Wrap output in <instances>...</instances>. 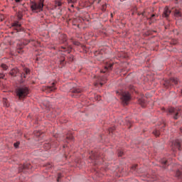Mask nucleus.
<instances>
[{
  "instance_id": "obj_27",
  "label": "nucleus",
  "mask_w": 182,
  "mask_h": 182,
  "mask_svg": "<svg viewBox=\"0 0 182 182\" xmlns=\"http://www.w3.org/2000/svg\"><path fill=\"white\" fill-rule=\"evenodd\" d=\"M175 16H181V14L180 13L179 11H175Z\"/></svg>"
},
{
  "instance_id": "obj_48",
  "label": "nucleus",
  "mask_w": 182,
  "mask_h": 182,
  "mask_svg": "<svg viewBox=\"0 0 182 182\" xmlns=\"http://www.w3.org/2000/svg\"><path fill=\"white\" fill-rule=\"evenodd\" d=\"M109 132H112V129H109Z\"/></svg>"
},
{
  "instance_id": "obj_33",
  "label": "nucleus",
  "mask_w": 182,
  "mask_h": 182,
  "mask_svg": "<svg viewBox=\"0 0 182 182\" xmlns=\"http://www.w3.org/2000/svg\"><path fill=\"white\" fill-rule=\"evenodd\" d=\"M0 21H4V15L0 14Z\"/></svg>"
},
{
  "instance_id": "obj_41",
  "label": "nucleus",
  "mask_w": 182,
  "mask_h": 182,
  "mask_svg": "<svg viewBox=\"0 0 182 182\" xmlns=\"http://www.w3.org/2000/svg\"><path fill=\"white\" fill-rule=\"evenodd\" d=\"M62 49H66V47H61Z\"/></svg>"
},
{
  "instance_id": "obj_8",
  "label": "nucleus",
  "mask_w": 182,
  "mask_h": 182,
  "mask_svg": "<svg viewBox=\"0 0 182 182\" xmlns=\"http://www.w3.org/2000/svg\"><path fill=\"white\" fill-rule=\"evenodd\" d=\"M44 90L47 93H50V92H54V90H56V87H55V82H53V86L46 87Z\"/></svg>"
},
{
  "instance_id": "obj_20",
  "label": "nucleus",
  "mask_w": 182,
  "mask_h": 182,
  "mask_svg": "<svg viewBox=\"0 0 182 182\" xmlns=\"http://www.w3.org/2000/svg\"><path fill=\"white\" fill-rule=\"evenodd\" d=\"M24 72H25V73L23 74V76L24 78H26V75H28V73L31 72V70L28 68H25Z\"/></svg>"
},
{
  "instance_id": "obj_16",
  "label": "nucleus",
  "mask_w": 182,
  "mask_h": 182,
  "mask_svg": "<svg viewBox=\"0 0 182 182\" xmlns=\"http://www.w3.org/2000/svg\"><path fill=\"white\" fill-rule=\"evenodd\" d=\"M90 159L92 160H97V154L93 151H91V155L90 156Z\"/></svg>"
},
{
  "instance_id": "obj_24",
  "label": "nucleus",
  "mask_w": 182,
  "mask_h": 182,
  "mask_svg": "<svg viewBox=\"0 0 182 182\" xmlns=\"http://www.w3.org/2000/svg\"><path fill=\"white\" fill-rule=\"evenodd\" d=\"M1 68H2V69H4V70H6L8 69V65L3 63V64H1Z\"/></svg>"
},
{
  "instance_id": "obj_47",
  "label": "nucleus",
  "mask_w": 182,
  "mask_h": 182,
  "mask_svg": "<svg viewBox=\"0 0 182 182\" xmlns=\"http://www.w3.org/2000/svg\"><path fill=\"white\" fill-rule=\"evenodd\" d=\"M181 132H182V128H181Z\"/></svg>"
},
{
  "instance_id": "obj_45",
  "label": "nucleus",
  "mask_w": 182,
  "mask_h": 182,
  "mask_svg": "<svg viewBox=\"0 0 182 182\" xmlns=\"http://www.w3.org/2000/svg\"><path fill=\"white\" fill-rule=\"evenodd\" d=\"M41 134V132L39 133V134H37V136H39Z\"/></svg>"
},
{
  "instance_id": "obj_30",
  "label": "nucleus",
  "mask_w": 182,
  "mask_h": 182,
  "mask_svg": "<svg viewBox=\"0 0 182 182\" xmlns=\"http://www.w3.org/2000/svg\"><path fill=\"white\" fill-rule=\"evenodd\" d=\"M118 156H119V157H122V156H123V152H122V151H118Z\"/></svg>"
},
{
  "instance_id": "obj_40",
  "label": "nucleus",
  "mask_w": 182,
  "mask_h": 182,
  "mask_svg": "<svg viewBox=\"0 0 182 182\" xmlns=\"http://www.w3.org/2000/svg\"><path fill=\"white\" fill-rule=\"evenodd\" d=\"M70 6H71V8H74V7H75V6L73 5V4H71Z\"/></svg>"
},
{
  "instance_id": "obj_21",
  "label": "nucleus",
  "mask_w": 182,
  "mask_h": 182,
  "mask_svg": "<svg viewBox=\"0 0 182 182\" xmlns=\"http://www.w3.org/2000/svg\"><path fill=\"white\" fill-rule=\"evenodd\" d=\"M31 164H24L23 166V170H28V168H31Z\"/></svg>"
},
{
  "instance_id": "obj_37",
  "label": "nucleus",
  "mask_w": 182,
  "mask_h": 182,
  "mask_svg": "<svg viewBox=\"0 0 182 182\" xmlns=\"http://www.w3.org/2000/svg\"><path fill=\"white\" fill-rule=\"evenodd\" d=\"M95 99H97V100H100V96L97 95V96L95 97Z\"/></svg>"
},
{
  "instance_id": "obj_3",
  "label": "nucleus",
  "mask_w": 182,
  "mask_h": 182,
  "mask_svg": "<svg viewBox=\"0 0 182 182\" xmlns=\"http://www.w3.org/2000/svg\"><path fill=\"white\" fill-rule=\"evenodd\" d=\"M117 95H119L120 99L122 102L123 105H129V102H130L132 99V96L130 95V93L127 91H121V92H117Z\"/></svg>"
},
{
  "instance_id": "obj_17",
  "label": "nucleus",
  "mask_w": 182,
  "mask_h": 182,
  "mask_svg": "<svg viewBox=\"0 0 182 182\" xmlns=\"http://www.w3.org/2000/svg\"><path fill=\"white\" fill-rule=\"evenodd\" d=\"M139 103L142 107H146V100L144 98H140L139 100Z\"/></svg>"
},
{
  "instance_id": "obj_32",
  "label": "nucleus",
  "mask_w": 182,
  "mask_h": 182,
  "mask_svg": "<svg viewBox=\"0 0 182 182\" xmlns=\"http://www.w3.org/2000/svg\"><path fill=\"white\" fill-rule=\"evenodd\" d=\"M19 146V143H14V147L18 148Z\"/></svg>"
},
{
  "instance_id": "obj_22",
  "label": "nucleus",
  "mask_w": 182,
  "mask_h": 182,
  "mask_svg": "<svg viewBox=\"0 0 182 182\" xmlns=\"http://www.w3.org/2000/svg\"><path fill=\"white\" fill-rule=\"evenodd\" d=\"M155 16L156 15L152 14L151 16L149 18V21H151V22H154L156 21V19L154 18Z\"/></svg>"
},
{
  "instance_id": "obj_12",
  "label": "nucleus",
  "mask_w": 182,
  "mask_h": 182,
  "mask_svg": "<svg viewBox=\"0 0 182 182\" xmlns=\"http://www.w3.org/2000/svg\"><path fill=\"white\" fill-rule=\"evenodd\" d=\"M170 14H171V11L168 9V7H165L164 10L163 16L164 18H167L168 16H170Z\"/></svg>"
},
{
  "instance_id": "obj_2",
  "label": "nucleus",
  "mask_w": 182,
  "mask_h": 182,
  "mask_svg": "<svg viewBox=\"0 0 182 182\" xmlns=\"http://www.w3.org/2000/svg\"><path fill=\"white\" fill-rule=\"evenodd\" d=\"M30 6L31 11L33 12H36V14L42 12V11H43V0H40L39 1H31Z\"/></svg>"
},
{
  "instance_id": "obj_1",
  "label": "nucleus",
  "mask_w": 182,
  "mask_h": 182,
  "mask_svg": "<svg viewBox=\"0 0 182 182\" xmlns=\"http://www.w3.org/2000/svg\"><path fill=\"white\" fill-rule=\"evenodd\" d=\"M15 93L19 100H22L29 95V89L27 87H19L16 89Z\"/></svg>"
},
{
  "instance_id": "obj_6",
  "label": "nucleus",
  "mask_w": 182,
  "mask_h": 182,
  "mask_svg": "<svg viewBox=\"0 0 182 182\" xmlns=\"http://www.w3.org/2000/svg\"><path fill=\"white\" fill-rule=\"evenodd\" d=\"M176 149L178 150L181 151L182 147H181V141L179 139H176L173 144H172V150L173 151H176Z\"/></svg>"
},
{
  "instance_id": "obj_10",
  "label": "nucleus",
  "mask_w": 182,
  "mask_h": 182,
  "mask_svg": "<svg viewBox=\"0 0 182 182\" xmlns=\"http://www.w3.org/2000/svg\"><path fill=\"white\" fill-rule=\"evenodd\" d=\"M72 93H74V96H75V97H80V93L82 92V90L80 88H74L73 90H71Z\"/></svg>"
},
{
  "instance_id": "obj_38",
  "label": "nucleus",
  "mask_w": 182,
  "mask_h": 182,
  "mask_svg": "<svg viewBox=\"0 0 182 182\" xmlns=\"http://www.w3.org/2000/svg\"><path fill=\"white\" fill-rule=\"evenodd\" d=\"M15 2H16L17 4H19V2H22V0H14Z\"/></svg>"
},
{
  "instance_id": "obj_46",
  "label": "nucleus",
  "mask_w": 182,
  "mask_h": 182,
  "mask_svg": "<svg viewBox=\"0 0 182 182\" xmlns=\"http://www.w3.org/2000/svg\"><path fill=\"white\" fill-rule=\"evenodd\" d=\"M95 86H97V83L95 84Z\"/></svg>"
},
{
  "instance_id": "obj_7",
  "label": "nucleus",
  "mask_w": 182,
  "mask_h": 182,
  "mask_svg": "<svg viewBox=\"0 0 182 182\" xmlns=\"http://www.w3.org/2000/svg\"><path fill=\"white\" fill-rule=\"evenodd\" d=\"M21 23H19V21H14L12 24L11 26L13 28H14V29H16V31H17V32H22V31H23V28H22L21 27Z\"/></svg>"
},
{
  "instance_id": "obj_4",
  "label": "nucleus",
  "mask_w": 182,
  "mask_h": 182,
  "mask_svg": "<svg viewBox=\"0 0 182 182\" xmlns=\"http://www.w3.org/2000/svg\"><path fill=\"white\" fill-rule=\"evenodd\" d=\"M168 113L173 116L175 120H177V119L181 116L182 111L181 108L171 107L168 109Z\"/></svg>"
},
{
  "instance_id": "obj_11",
  "label": "nucleus",
  "mask_w": 182,
  "mask_h": 182,
  "mask_svg": "<svg viewBox=\"0 0 182 182\" xmlns=\"http://www.w3.org/2000/svg\"><path fill=\"white\" fill-rule=\"evenodd\" d=\"M98 83H100V86H103L105 83H106V81L107 80V78L106 77H99L97 78Z\"/></svg>"
},
{
  "instance_id": "obj_34",
  "label": "nucleus",
  "mask_w": 182,
  "mask_h": 182,
  "mask_svg": "<svg viewBox=\"0 0 182 182\" xmlns=\"http://www.w3.org/2000/svg\"><path fill=\"white\" fill-rule=\"evenodd\" d=\"M5 75L3 73H0V79H4Z\"/></svg>"
},
{
  "instance_id": "obj_43",
  "label": "nucleus",
  "mask_w": 182,
  "mask_h": 182,
  "mask_svg": "<svg viewBox=\"0 0 182 182\" xmlns=\"http://www.w3.org/2000/svg\"><path fill=\"white\" fill-rule=\"evenodd\" d=\"M111 17L113 18V14L111 13Z\"/></svg>"
},
{
  "instance_id": "obj_9",
  "label": "nucleus",
  "mask_w": 182,
  "mask_h": 182,
  "mask_svg": "<svg viewBox=\"0 0 182 182\" xmlns=\"http://www.w3.org/2000/svg\"><path fill=\"white\" fill-rule=\"evenodd\" d=\"M112 68H113V63H107L105 66V70H101V73H106L107 70H112Z\"/></svg>"
},
{
  "instance_id": "obj_35",
  "label": "nucleus",
  "mask_w": 182,
  "mask_h": 182,
  "mask_svg": "<svg viewBox=\"0 0 182 182\" xmlns=\"http://www.w3.org/2000/svg\"><path fill=\"white\" fill-rule=\"evenodd\" d=\"M47 168H52V164H48L47 165Z\"/></svg>"
},
{
  "instance_id": "obj_18",
  "label": "nucleus",
  "mask_w": 182,
  "mask_h": 182,
  "mask_svg": "<svg viewBox=\"0 0 182 182\" xmlns=\"http://www.w3.org/2000/svg\"><path fill=\"white\" fill-rule=\"evenodd\" d=\"M153 134H154V136H156V137H159V136H160L161 134V133L160 132V130L159 129H155L153 132Z\"/></svg>"
},
{
  "instance_id": "obj_14",
  "label": "nucleus",
  "mask_w": 182,
  "mask_h": 182,
  "mask_svg": "<svg viewBox=\"0 0 182 182\" xmlns=\"http://www.w3.org/2000/svg\"><path fill=\"white\" fill-rule=\"evenodd\" d=\"M18 73H19V70L18 68H14L10 71V75L14 77L16 76Z\"/></svg>"
},
{
  "instance_id": "obj_19",
  "label": "nucleus",
  "mask_w": 182,
  "mask_h": 182,
  "mask_svg": "<svg viewBox=\"0 0 182 182\" xmlns=\"http://www.w3.org/2000/svg\"><path fill=\"white\" fill-rule=\"evenodd\" d=\"M51 146L52 145L50 143H46L43 144V149H45V150H49V149H50Z\"/></svg>"
},
{
  "instance_id": "obj_25",
  "label": "nucleus",
  "mask_w": 182,
  "mask_h": 182,
  "mask_svg": "<svg viewBox=\"0 0 182 182\" xmlns=\"http://www.w3.org/2000/svg\"><path fill=\"white\" fill-rule=\"evenodd\" d=\"M3 102H4V106H6V107H9V104H8V102H7L6 99H4Z\"/></svg>"
},
{
  "instance_id": "obj_42",
  "label": "nucleus",
  "mask_w": 182,
  "mask_h": 182,
  "mask_svg": "<svg viewBox=\"0 0 182 182\" xmlns=\"http://www.w3.org/2000/svg\"><path fill=\"white\" fill-rule=\"evenodd\" d=\"M132 168H134V170H136V166L132 167Z\"/></svg>"
},
{
  "instance_id": "obj_15",
  "label": "nucleus",
  "mask_w": 182,
  "mask_h": 182,
  "mask_svg": "<svg viewBox=\"0 0 182 182\" xmlns=\"http://www.w3.org/2000/svg\"><path fill=\"white\" fill-rule=\"evenodd\" d=\"M17 17L18 21H21L23 18V10L21 9L17 12Z\"/></svg>"
},
{
  "instance_id": "obj_13",
  "label": "nucleus",
  "mask_w": 182,
  "mask_h": 182,
  "mask_svg": "<svg viewBox=\"0 0 182 182\" xmlns=\"http://www.w3.org/2000/svg\"><path fill=\"white\" fill-rule=\"evenodd\" d=\"M161 163L162 164V167L164 168H166V167H167V166L170 165V162L168 161V160L166 159H163L161 160Z\"/></svg>"
},
{
  "instance_id": "obj_28",
  "label": "nucleus",
  "mask_w": 182,
  "mask_h": 182,
  "mask_svg": "<svg viewBox=\"0 0 182 182\" xmlns=\"http://www.w3.org/2000/svg\"><path fill=\"white\" fill-rule=\"evenodd\" d=\"M55 5H56V6H62V2L61 1H56Z\"/></svg>"
},
{
  "instance_id": "obj_23",
  "label": "nucleus",
  "mask_w": 182,
  "mask_h": 182,
  "mask_svg": "<svg viewBox=\"0 0 182 182\" xmlns=\"http://www.w3.org/2000/svg\"><path fill=\"white\" fill-rule=\"evenodd\" d=\"M68 2L69 5H70V4H76L77 2V0H68Z\"/></svg>"
},
{
  "instance_id": "obj_39",
  "label": "nucleus",
  "mask_w": 182,
  "mask_h": 182,
  "mask_svg": "<svg viewBox=\"0 0 182 182\" xmlns=\"http://www.w3.org/2000/svg\"><path fill=\"white\" fill-rule=\"evenodd\" d=\"M165 126H166V123L164 122V123L162 124V127H165Z\"/></svg>"
},
{
  "instance_id": "obj_29",
  "label": "nucleus",
  "mask_w": 182,
  "mask_h": 182,
  "mask_svg": "<svg viewBox=\"0 0 182 182\" xmlns=\"http://www.w3.org/2000/svg\"><path fill=\"white\" fill-rule=\"evenodd\" d=\"M67 139H68V140H73V136H72V135L68 136H67Z\"/></svg>"
},
{
  "instance_id": "obj_31",
  "label": "nucleus",
  "mask_w": 182,
  "mask_h": 182,
  "mask_svg": "<svg viewBox=\"0 0 182 182\" xmlns=\"http://www.w3.org/2000/svg\"><path fill=\"white\" fill-rule=\"evenodd\" d=\"M63 42H66V35H63Z\"/></svg>"
},
{
  "instance_id": "obj_44",
  "label": "nucleus",
  "mask_w": 182,
  "mask_h": 182,
  "mask_svg": "<svg viewBox=\"0 0 182 182\" xmlns=\"http://www.w3.org/2000/svg\"><path fill=\"white\" fill-rule=\"evenodd\" d=\"M17 52H18V53H21V50H18Z\"/></svg>"
},
{
  "instance_id": "obj_5",
  "label": "nucleus",
  "mask_w": 182,
  "mask_h": 182,
  "mask_svg": "<svg viewBox=\"0 0 182 182\" xmlns=\"http://www.w3.org/2000/svg\"><path fill=\"white\" fill-rule=\"evenodd\" d=\"M178 79L177 78H171V80H166L164 82V86L168 89V87H171L173 85H178Z\"/></svg>"
},
{
  "instance_id": "obj_36",
  "label": "nucleus",
  "mask_w": 182,
  "mask_h": 182,
  "mask_svg": "<svg viewBox=\"0 0 182 182\" xmlns=\"http://www.w3.org/2000/svg\"><path fill=\"white\" fill-rule=\"evenodd\" d=\"M62 177L61 174H58V177L57 178V181H59V179Z\"/></svg>"
},
{
  "instance_id": "obj_26",
  "label": "nucleus",
  "mask_w": 182,
  "mask_h": 182,
  "mask_svg": "<svg viewBox=\"0 0 182 182\" xmlns=\"http://www.w3.org/2000/svg\"><path fill=\"white\" fill-rule=\"evenodd\" d=\"M106 8H107L106 4H103L102 6V9H102V12H105L106 11Z\"/></svg>"
}]
</instances>
